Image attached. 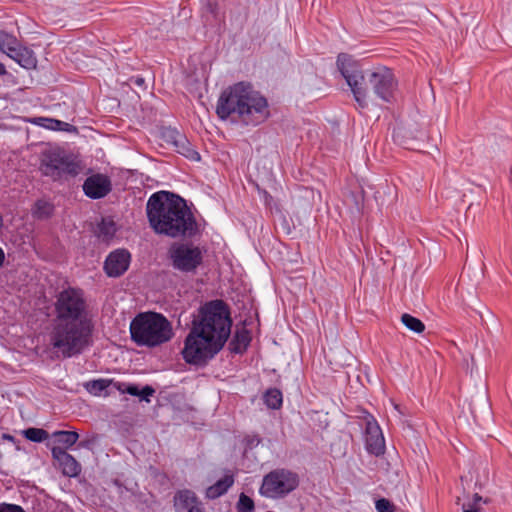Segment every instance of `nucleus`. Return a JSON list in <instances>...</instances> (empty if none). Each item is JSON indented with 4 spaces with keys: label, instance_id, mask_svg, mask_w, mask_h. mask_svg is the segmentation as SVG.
Returning <instances> with one entry per match:
<instances>
[{
    "label": "nucleus",
    "instance_id": "f257e3e1",
    "mask_svg": "<svg viewBox=\"0 0 512 512\" xmlns=\"http://www.w3.org/2000/svg\"><path fill=\"white\" fill-rule=\"evenodd\" d=\"M56 318L50 341L64 358L81 354L92 344L93 323L80 289L68 288L59 293L55 303Z\"/></svg>",
    "mask_w": 512,
    "mask_h": 512
},
{
    "label": "nucleus",
    "instance_id": "f03ea898",
    "mask_svg": "<svg viewBox=\"0 0 512 512\" xmlns=\"http://www.w3.org/2000/svg\"><path fill=\"white\" fill-rule=\"evenodd\" d=\"M232 320L222 300L207 302L198 309L185 338L183 359L193 365H204L225 345L231 333Z\"/></svg>",
    "mask_w": 512,
    "mask_h": 512
},
{
    "label": "nucleus",
    "instance_id": "7ed1b4c3",
    "mask_svg": "<svg viewBox=\"0 0 512 512\" xmlns=\"http://www.w3.org/2000/svg\"><path fill=\"white\" fill-rule=\"evenodd\" d=\"M337 66L361 108L369 106L372 96L386 103L394 100L398 83L388 67L378 66L364 71L346 54L338 55Z\"/></svg>",
    "mask_w": 512,
    "mask_h": 512
},
{
    "label": "nucleus",
    "instance_id": "20e7f679",
    "mask_svg": "<svg viewBox=\"0 0 512 512\" xmlns=\"http://www.w3.org/2000/svg\"><path fill=\"white\" fill-rule=\"evenodd\" d=\"M216 112L221 119L235 114L247 125H257L269 116L266 98L245 82L236 83L222 92Z\"/></svg>",
    "mask_w": 512,
    "mask_h": 512
},
{
    "label": "nucleus",
    "instance_id": "39448f33",
    "mask_svg": "<svg viewBox=\"0 0 512 512\" xmlns=\"http://www.w3.org/2000/svg\"><path fill=\"white\" fill-rule=\"evenodd\" d=\"M193 205L169 191L153 193L146 204L149 224H197Z\"/></svg>",
    "mask_w": 512,
    "mask_h": 512
},
{
    "label": "nucleus",
    "instance_id": "423d86ee",
    "mask_svg": "<svg viewBox=\"0 0 512 512\" xmlns=\"http://www.w3.org/2000/svg\"><path fill=\"white\" fill-rule=\"evenodd\" d=\"M130 334L136 344L155 347L169 341L173 336V330L163 315L147 312L138 314L131 321Z\"/></svg>",
    "mask_w": 512,
    "mask_h": 512
},
{
    "label": "nucleus",
    "instance_id": "0eeeda50",
    "mask_svg": "<svg viewBox=\"0 0 512 512\" xmlns=\"http://www.w3.org/2000/svg\"><path fill=\"white\" fill-rule=\"evenodd\" d=\"M41 172L53 180L75 177L81 167L79 163L59 148L48 149L42 153Z\"/></svg>",
    "mask_w": 512,
    "mask_h": 512
},
{
    "label": "nucleus",
    "instance_id": "6e6552de",
    "mask_svg": "<svg viewBox=\"0 0 512 512\" xmlns=\"http://www.w3.org/2000/svg\"><path fill=\"white\" fill-rule=\"evenodd\" d=\"M298 486L295 473L278 469L267 474L260 488V493L268 498H281L292 492Z\"/></svg>",
    "mask_w": 512,
    "mask_h": 512
},
{
    "label": "nucleus",
    "instance_id": "1a4fd4ad",
    "mask_svg": "<svg viewBox=\"0 0 512 512\" xmlns=\"http://www.w3.org/2000/svg\"><path fill=\"white\" fill-rule=\"evenodd\" d=\"M169 257L175 269L193 272L203 261L202 250L189 243H174L169 249Z\"/></svg>",
    "mask_w": 512,
    "mask_h": 512
},
{
    "label": "nucleus",
    "instance_id": "9d476101",
    "mask_svg": "<svg viewBox=\"0 0 512 512\" xmlns=\"http://www.w3.org/2000/svg\"><path fill=\"white\" fill-rule=\"evenodd\" d=\"M161 139L186 158L193 161L200 160L199 153L192 148L186 136L177 129L172 127L163 128L161 130Z\"/></svg>",
    "mask_w": 512,
    "mask_h": 512
},
{
    "label": "nucleus",
    "instance_id": "9b49d317",
    "mask_svg": "<svg viewBox=\"0 0 512 512\" xmlns=\"http://www.w3.org/2000/svg\"><path fill=\"white\" fill-rule=\"evenodd\" d=\"M82 187L87 197L100 199L110 193L112 183L107 175L98 173L87 177Z\"/></svg>",
    "mask_w": 512,
    "mask_h": 512
},
{
    "label": "nucleus",
    "instance_id": "f8f14e48",
    "mask_svg": "<svg viewBox=\"0 0 512 512\" xmlns=\"http://www.w3.org/2000/svg\"><path fill=\"white\" fill-rule=\"evenodd\" d=\"M365 443L369 453L376 456L384 453L385 440L380 426L373 418L366 422Z\"/></svg>",
    "mask_w": 512,
    "mask_h": 512
},
{
    "label": "nucleus",
    "instance_id": "ddd939ff",
    "mask_svg": "<svg viewBox=\"0 0 512 512\" xmlns=\"http://www.w3.org/2000/svg\"><path fill=\"white\" fill-rule=\"evenodd\" d=\"M130 254L124 249L111 252L104 263V270L110 277H119L129 267Z\"/></svg>",
    "mask_w": 512,
    "mask_h": 512
},
{
    "label": "nucleus",
    "instance_id": "4468645a",
    "mask_svg": "<svg viewBox=\"0 0 512 512\" xmlns=\"http://www.w3.org/2000/svg\"><path fill=\"white\" fill-rule=\"evenodd\" d=\"M176 512H203L201 502L196 494L188 489L178 491L174 496Z\"/></svg>",
    "mask_w": 512,
    "mask_h": 512
},
{
    "label": "nucleus",
    "instance_id": "2eb2a0df",
    "mask_svg": "<svg viewBox=\"0 0 512 512\" xmlns=\"http://www.w3.org/2000/svg\"><path fill=\"white\" fill-rule=\"evenodd\" d=\"M52 456L58 461L64 475L75 477L81 472V466L77 460L66 452L62 447L56 446L51 449Z\"/></svg>",
    "mask_w": 512,
    "mask_h": 512
},
{
    "label": "nucleus",
    "instance_id": "dca6fc26",
    "mask_svg": "<svg viewBox=\"0 0 512 512\" xmlns=\"http://www.w3.org/2000/svg\"><path fill=\"white\" fill-rule=\"evenodd\" d=\"M26 69L35 68L37 59L34 52L20 43L7 55Z\"/></svg>",
    "mask_w": 512,
    "mask_h": 512
},
{
    "label": "nucleus",
    "instance_id": "f3484780",
    "mask_svg": "<svg viewBox=\"0 0 512 512\" xmlns=\"http://www.w3.org/2000/svg\"><path fill=\"white\" fill-rule=\"evenodd\" d=\"M234 484V476L226 474L223 478L219 479L215 484L206 489L205 495L208 499H216L224 495L228 489Z\"/></svg>",
    "mask_w": 512,
    "mask_h": 512
},
{
    "label": "nucleus",
    "instance_id": "a211bd4d",
    "mask_svg": "<svg viewBox=\"0 0 512 512\" xmlns=\"http://www.w3.org/2000/svg\"><path fill=\"white\" fill-rule=\"evenodd\" d=\"M251 341L250 333L246 329L237 330L232 340L230 341L229 348L233 353H243Z\"/></svg>",
    "mask_w": 512,
    "mask_h": 512
},
{
    "label": "nucleus",
    "instance_id": "6ab92c4d",
    "mask_svg": "<svg viewBox=\"0 0 512 512\" xmlns=\"http://www.w3.org/2000/svg\"><path fill=\"white\" fill-rule=\"evenodd\" d=\"M156 234L167 235L172 238H176L178 236H185L187 234L191 235L194 226H151ZM197 228V226H195Z\"/></svg>",
    "mask_w": 512,
    "mask_h": 512
},
{
    "label": "nucleus",
    "instance_id": "aec40b11",
    "mask_svg": "<svg viewBox=\"0 0 512 512\" xmlns=\"http://www.w3.org/2000/svg\"><path fill=\"white\" fill-rule=\"evenodd\" d=\"M52 436L56 439L57 443L63 445V449L72 447L79 439V434L76 431H55Z\"/></svg>",
    "mask_w": 512,
    "mask_h": 512
},
{
    "label": "nucleus",
    "instance_id": "412c9836",
    "mask_svg": "<svg viewBox=\"0 0 512 512\" xmlns=\"http://www.w3.org/2000/svg\"><path fill=\"white\" fill-rule=\"evenodd\" d=\"M112 383L113 380L111 379H96L87 382L85 384V388L90 394L94 396H100L104 390L112 385Z\"/></svg>",
    "mask_w": 512,
    "mask_h": 512
},
{
    "label": "nucleus",
    "instance_id": "4be33fe9",
    "mask_svg": "<svg viewBox=\"0 0 512 512\" xmlns=\"http://www.w3.org/2000/svg\"><path fill=\"white\" fill-rule=\"evenodd\" d=\"M34 124L50 130H67L65 127L70 126L68 123L46 117H38L32 121Z\"/></svg>",
    "mask_w": 512,
    "mask_h": 512
},
{
    "label": "nucleus",
    "instance_id": "5701e85b",
    "mask_svg": "<svg viewBox=\"0 0 512 512\" xmlns=\"http://www.w3.org/2000/svg\"><path fill=\"white\" fill-rule=\"evenodd\" d=\"M264 402L271 409H279L282 405V393L276 388H271L264 394Z\"/></svg>",
    "mask_w": 512,
    "mask_h": 512
},
{
    "label": "nucleus",
    "instance_id": "b1692460",
    "mask_svg": "<svg viewBox=\"0 0 512 512\" xmlns=\"http://www.w3.org/2000/svg\"><path fill=\"white\" fill-rule=\"evenodd\" d=\"M401 322L411 331L415 332V333H422L424 330H425V325L424 323L408 314V313H404L402 316H401Z\"/></svg>",
    "mask_w": 512,
    "mask_h": 512
},
{
    "label": "nucleus",
    "instance_id": "393cba45",
    "mask_svg": "<svg viewBox=\"0 0 512 512\" xmlns=\"http://www.w3.org/2000/svg\"><path fill=\"white\" fill-rule=\"evenodd\" d=\"M53 211V206L43 200L35 203L33 208V215L37 220H45Z\"/></svg>",
    "mask_w": 512,
    "mask_h": 512
},
{
    "label": "nucleus",
    "instance_id": "a878e982",
    "mask_svg": "<svg viewBox=\"0 0 512 512\" xmlns=\"http://www.w3.org/2000/svg\"><path fill=\"white\" fill-rule=\"evenodd\" d=\"M117 232L116 226H96L94 234L104 243L109 244Z\"/></svg>",
    "mask_w": 512,
    "mask_h": 512
},
{
    "label": "nucleus",
    "instance_id": "bb28decb",
    "mask_svg": "<svg viewBox=\"0 0 512 512\" xmlns=\"http://www.w3.org/2000/svg\"><path fill=\"white\" fill-rule=\"evenodd\" d=\"M19 44L17 38L4 31H0V49L7 55Z\"/></svg>",
    "mask_w": 512,
    "mask_h": 512
},
{
    "label": "nucleus",
    "instance_id": "cd10ccee",
    "mask_svg": "<svg viewBox=\"0 0 512 512\" xmlns=\"http://www.w3.org/2000/svg\"><path fill=\"white\" fill-rule=\"evenodd\" d=\"M26 439L32 442H42L48 438V432L41 428H28L23 432Z\"/></svg>",
    "mask_w": 512,
    "mask_h": 512
},
{
    "label": "nucleus",
    "instance_id": "c85d7f7f",
    "mask_svg": "<svg viewBox=\"0 0 512 512\" xmlns=\"http://www.w3.org/2000/svg\"><path fill=\"white\" fill-rule=\"evenodd\" d=\"M237 507L239 512H252L255 506L253 500L242 493L239 497Z\"/></svg>",
    "mask_w": 512,
    "mask_h": 512
},
{
    "label": "nucleus",
    "instance_id": "c756f323",
    "mask_svg": "<svg viewBox=\"0 0 512 512\" xmlns=\"http://www.w3.org/2000/svg\"><path fill=\"white\" fill-rule=\"evenodd\" d=\"M375 508L377 512H393V505L391 502L385 498H381L376 501Z\"/></svg>",
    "mask_w": 512,
    "mask_h": 512
},
{
    "label": "nucleus",
    "instance_id": "7c9ffc66",
    "mask_svg": "<svg viewBox=\"0 0 512 512\" xmlns=\"http://www.w3.org/2000/svg\"><path fill=\"white\" fill-rule=\"evenodd\" d=\"M0 512H25V511L19 505L2 503V504H0Z\"/></svg>",
    "mask_w": 512,
    "mask_h": 512
},
{
    "label": "nucleus",
    "instance_id": "2f4dec72",
    "mask_svg": "<svg viewBox=\"0 0 512 512\" xmlns=\"http://www.w3.org/2000/svg\"><path fill=\"white\" fill-rule=\"evenodd\" d=\"M155 390L150 386H145L142 390H140V395H138L141 399L149 401L148 397L154 394Z\"/></svg>",
    "mask_w": 512,
    "mask_h": 512
},
{
    "label": "nucleus",
    "instance_id": "473e14b6",
    "mask_svg": "<svg viewBox=\"0 0 512 512\" xmlns=\"http://www.w3.org/2000/svg\"><path fill=\"white\" fill-rule=\"evenodd\" d=\"M125 391H126V393H128L132 396L140 395V389L136 385H133V384L127 385V387L125 388Z\"/></svg>",
    "mask_w": 512,
    "mask_h": 512
},
{
    "label": "nucleus",
    "instance_id": "72a5a7b5",
    "mask_svg": "<svg viewBox=\"0 0 512 512\" xmlns=\"http://www.w3.org/2000/svg\"><path fill=\"white\" fill-rule=\"evenodd\" d=\"M207 10H209L212 14H216L217 10V3L214 1L209 0L206 4Z\"/></svg>",
    "mask_w": 512,
    "mask_h": 512
},
{
    "label": "nucleus",
    "instance_id": "f704fd0d",
    "mask_svg": "<svg viewBox=\"0 0 512 512\" xmlns=\"http://www.w3.org/2000/svg\"><path fill=\"white\" fill-rule=\"evenodd\" d=\"M112 384L121 393H126L125 388L127 387L128 384L123 383V382H113Z\"/></svg>",
    "mask_w": 512,
    "mask_h": 512
},
{
    "label": "nucleus",
    "instance_id": "c9c22d12",
    "mask_svg": "<svg viewBox=\"0 0 512 512\" xmlns=\"http://www.w3.org/2000/svg\"><path fill=\"white\" fill-rule=\"evenodd\" d=\"M130 82L137 86H142L144 84L145 80H144V78H142L140 76H134V77H131Z\"/></svg>",
    "mask_w": 512,
    "mask_h": 512
},
{
    "label": "nucleus",
    "instance_id": "e433bc0d",
    "mask_svg": "<svg viewBox=\"0 0 512 512\" xmlns=\"http://www.w3.org/2000/svg\"><path fill=\"white\" fill-rule=\"evenodd\" d=\"M482 500V497L479 494H474L473 496V504L471 506L475 507L480 501Z\"/></svg>",
    "mask_w": 512,
    "mask_h": 512
},
{
    "label": "nucleus",
    "instance_id": "4c0bfd02",
    "mask_svg": "<svg viewBox=\"0 0 512 512\" xmlns=\"http://www.w3.org/2000/svg\"><path fill=\"white\" fill-rule=\"evenodd\" d=\"M463 512H478L477 508L473 507V506H469L468 508L465 507V505L463 506Z\"/></svg>",
    "mask_w": 512,
    "mask_h": 512
},
{
    "label": "nucleus",
    "instance_id": "58836bf2",
    "mask_svg": "<svg viewBox=\"0 0 512 512\" xmlns=\"http://www.w3.org/2000/svg\"><path fill=\"white\" fill-rule=\"evenodd\" d=\"M5 260V254L2 248H0V267L3 265Z\"/></svg>",
    "mask_w": 512,
    "mask_h": 512
},
{
    "label": "nucleus",
    "instance_id": "ea45409f",
    "mask_svg": "<svg viewBox=\"0 0 512 512\" xmlns=\"http://www.w3.org/2000/svg\"><path fill=\"white\" fill-rule=\"evenodd\" d=\"M6 74L5 66L0 62V76Z\"/></svg>",
    "mask_w": 512,
    "mask_h": 512
},
{
    "label": "nucleus",
    "instance_id": "a19ab883",
    "mask_svg": "<svg viewBox=\"0 0 512 512\" xmlns=\"http://www.w3.org/2000/svg\"><path fill=\"white\" fill-rule=\"evenodd\" d=\"M286 234H291V226H282Z\"/></svg>",
    "mask_w": 512,
    "mask_h": 512
}]
</instances>
